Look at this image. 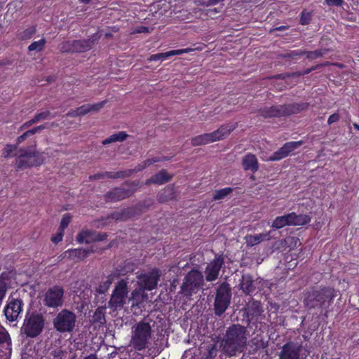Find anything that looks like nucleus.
I'll return each mask as SVG.
<instances>
[{"mask_svg": "<svg viewBox=\"0 0 359 359\" xmlns=\"http://www.w3.org/2000/svg\"><path fill=\"white\" fill-rule=\"evenodd\" d=\"M33 135L31 130H28L26 132H25L22 135L19 136L17 138V144H20L23 141H25L27 137Z\"/></svg>", "mask_w": 359, "mask_h": 359, "instance_id": "nucleus-54", "label": "nucleus"}, {"mask_svg": "<svg viewBox=\"0 0 359 359\" xmlns=\"http://www.w3.org/2000/svg\"><path fill=\"white\" fill-rule=\"evenodd\" d=\"M224 264V258L223 255H217L212 262L205 268V279L208 282H212L217 279L219 271Z\"/></svg>", "mask_w": 359, "mask_h": 359, "instance_id": "nucleus-16", "label": "nucleus"}, {"mask_svg": "<svg viewBox=\"0 0 359 359\" xmlns=\"http://www.w3.org/2000/svg\"><path fill=\"white\" fill-rule=\"evenodd\" d=\"M50 116V112L48 110L37 113L34 115V121L36 123L40 122L41 121L46 120L48 118V117Z\"/></svg>", "mask_w": 359, "mask_h": 359, "instance_id": "nucleus-44", "label": "nucleus"}, {"mask_svg": "<svg viewBox=\"0 0 359 359\" xmlns=\"http://www.w3.org/2000/svg\"><path fill=\"white\" fill-rule=\"evenodd\" d=\"M46 40L44 39H42L38 41H34L29 46L28 50L29 51H41L43 49Z\"/></svg>", "mask_w": 359, "mask_h": 359, "instance_id": "nucleus-42", "label": "nucleus"}, {"mask_svg": "<svg viewBox=\"0 0 359 359\" xmlns=\"http://www.w3.org/2000/svg\"><path fill=\"white\" fill-rule=\"evenodd\" d=\"M44 324L45 319L41 314L34 313L28 314L25 316L20 333L27 337H36L42 332Z\"/></svg>", "mask_w": 359, "mask_h": 359, "instance_id": "nucleus-5", "label": "nucleus"}, {"mask_svg": "<svg viewBox=\"0 0 359 359\" xmlns=\"http://www.w3.org/2000/svg\"><path fill=\"white\" fill-rule=\"evenodd\" d=\"M299 348L293 343L288 342L283 346L279 354V359H299Z\"/></svg>", "mask_w": 359, "mask_h": 359, "instance_id": "nucleus-20", "label": "nucleus"}, {"mask_svg": "<svg viewBox=\"0 0 359 359\" xmlns=\"http://www.w3.org/2000/svg\"><path fill=\"white\" fill-rule=\"evenodd\" d=\"M93 319L95 323H103L104 321L103 312L101 310H97L93 316Z\"/></svg>", "mask_w": 359, "mask_h": 359, "instance_id": "nucleus-47", "label": "nucleus"}, {"mask_svg": "<svg viewBox=\"0 0 359 359\" xmlns=\"http://www.w3.org/2000/svg\"><path fill=\"white\" fill-rule=\"evenodd\" d=\"M305 50L297 49L290 50L287 53H281L280 57L283 59H289V60H297L302 56L304 55Z\"/></svg>", "mask_w": 359, "mask_h": 359, "instance_id": "nucleus-35", "label": "nucleus"}, {"mask_svg": "<svg viewBox=\"0 0 359 359\" xmlns=\"http://www.w3.org/2000/svg\"><path fill=\"white\" fill-rule=\"evenodd\" d=\"M151 333V328L148 323H139L132 337L134 348L137 351L144 350L147 347Z\"/></svg>", "mask_w": 359, "mask_h": 359, "instance_id": "nucleus-9", "label": "nucleus"}, {"mask_svg": "<svg viewBox=\"0 0 359 359\" xmlns=\"http://www.w3.org/2000/svg\"><path fill=\"white\" fill-rule=\"evenodd\" d=\"M60 51L62 53L73 52V41H65L61 44Z\"/></svg>", "mask_w": 359, "mask_h": 359, "instance_id": "nucleus-46", "label": "nucleus"}, {"mask_svg": "<svg viewBox=\"0 0 359 359\" xmlns=\"http://www.w3.org/2000/svg\"><path fill=\"white\" fill-rule=\"evenodd\" d=\"M71 221V217L68 215H65L62 219L59 231H63L64 229L67 227Z\"/></svg>", "mask_w": 359, "mask_h": 359, "instance_id": "nucleus-48", "label": "nucleus"}, {"mask_svg": "<svg viewBox=\"0 0 359 359\" xmlns=\"http://www.w3.org/2000/svg\"><path fill=\"white\" fill-rule=\"evenodd\" d=\"M270 231L262 233L255 235H249L245 237L246 243L248 246H254L263 241H269L270 239Z\"/></svg>", "mask_w": 359, "mask_h": 359, "instance_id": "nucleus-28", "label": "nucleus"}, {"mask_svg": "<svg viewBox=\"0 0 359 359\" xmlns=\"http://www.w3.org/2000/svg\"><path fill=\"white\" fill-rule=\"evenodd\" d=\"M168 160H170V158L166 157V156H164L163 158L154 157L152 158H149V159H147V160L141 162L138 165H137L135 167V168H133V169H128L124 171L116 172L114 173V178L130 177L134 173H137L140 171H142L147 167H148L155 163H158V162L163 161H168Z\"/></svg>", "mask_w": 359, "mask_h": 359, "instance_id": "nucleus-12", "label": "nucleus"}, {"mask_svg": "<svg viewBox=\"0 0 359 359\" xmlns=\"http://www.w3.org/2000/svg\"><path fill=\"white\" fill-rule=\"evenodd\" d=\"M339 120V115L338 113H334L332 114H331L329 118H328V120H327V123L329 125H331L334 123H336Z\"/></svg>", "mask_w": 359, "mask_h": 359, "instance_id": "nucleus-57", "label": "nucleus"}, {"mask_svg": "<svg viewBox=\"0 0 359 359\" xmlns=\"http://www.w3.org/2000/svg\"><path fill=\"white\" fill-rule=\"evenodd\" d=\"M168 160H170V158L166 157V156H164L163 158L154 157L152 158H149V159H147V160L141 162L138 165H137L135 167V168H133V169H128L124 171L116 172L114 173V178L130 177L134 173H137L140 171H142L147 167H148L155 163H158V162L163 161H168Z\"/></svg>", "mask_w": 359, "mask_h": 359, "instance_id": "nucleus-13", "label": "nucleus"}, {"mask_svg": "<svg viewBox=\"0 0 359 359\" xmlns=\"http://www.w3.org/2000/svg\"><path fill=\"white\" fill-rule=\"evenodd\" d=\"M159 279L158 271H153L149 275H144L142 278V282L144 287L147 290H152L157 286Z\"/></svg>", "mask_w": 359, "mask_h": 359, "instance_id": "nucleus-25", "label": "nucleus"}, {"mask_svg": "<svg viewBox=\"0 0 359 359\" xmlns=\"http://www.w3.org/2000/svg\"><path fill=\"white\" fill-rule=\"evenodd\" d=\"M57 126H58L57 123H56L55 122H53L51 123H46V124H43V125H41V126H36V128H37V130H39V133L41 130H43V129H45V128L57 127Z\"/></svg>", "mask_w": 359, "mask_h": 359, "instance_id": "nucleus-58", "label": "nucleus"}, {"mask_svg": "<svg viewBox=\"0 0 359 359\" xmlns=\"http://www.w3.org/2000/svg\"><path fill=\"white\" fill-rule=\"evenodd\" d=\"M247 328L240 324H232L227 327L220 343L222 353L233 357L243 352L247 346Z\"/></svg>", "mask_w": 359, "mask_h": 359, "instance_id": "nucleus-1", "label": "nucleus"}, {"mask_svg": "<svg viewBox=\"0 0 359 359\" xmlns=\"http://www.w3.org/2000/svg\"><path fill=\"white\" fill-rule=\"evenodd\" d=\"M175 197V191L172 187H167L160 191L157 195V199L159 203H165L172 200Z\"/></svg>", "mask_w": 359, "mask_h": 359, "instance_id": "nucleus-31", "label": "nucleus"}, {"mask_svg": "<svg viewBox=\"0 0 359 359\" xmlns=\"http://www.w3.org/2000/svg\"><path fill=\"white\" fill-rule=\"evenodd\" d=\"M286 226H290V213L277 217L273 221L271 225L273 228L276 229H280Z\"/></svg>", "mask_w": 359, "mask_h": 359, "instance_id": "nucleus-33", "label": "nucleus"}, {"mask_svg": "<svg viewBox=\"0 0 359 359\" xmlns=\"http://www.w3.org/2000/svg\"><path fill=\"white\" fill-rule=\"evenodd\" d=\"M208 137L210 139V143L216 141L222 140L221 137L219 136L217 130L212 133H208Z\"/></svg>", "mask_w": 359, "mask_h": 359, "instance_id": "nucleus-55", "label": "nucleus"}, {"mask_svg": "<svg viewBox=\"0 0 359 359\" xmlns=\"http://www.w3.org/2000/svg\"><path fill=\"white\" fill-rule=\"evenodd\" d=\"M23 302L21 299L9 298L4 312L6 319L15 321L22 311Z\"/></svg>", "mask_w": 359, "mask_h": 359, "instance_id": "nucleus-14", "label": "nucleus"}, {"mask_svg": "<svg viewBox=\"0 0 359 359\" xmlns=\"http://www.w3.org/2000/svg\"><path fill=\"white\" fill-rule=\"evenodd\" d=\"M107 236L108 234H107L106 233L97 232V236L95 239L96 241H104V239H106Z\"/></svg>", "mask_w": 359, "mask_h": 359, "instance_id": "nucleus-61", "label": "nucleus"}, {"mask_svg": "<svg viewBox=\"0 0 359 359\" xmlns=\"http://www.w3.org/2000/svg\"><path fill=\"white\" fill-rule=\"evenodd\" d=\"M128 292L127 282L124 280L118 281L114 288V308L122 307L126 304Z\"/></svg>", "mask_w": 359, "mask_h": 359, "instance_id": "nucleus-17", "label": "nucleus"}, {"mask_svg": "<svg viewBox=\"0 0 359 359\" xmlns=\"http://www.w3.org/2000/svg\"><path fill=\"white\" fill-rule=\"evenodd\" d=\"M263 312L259 302H253L248 308V316H258Z\"/></svg>", "mask_w": 359, "mask_h": 359, "instance_id": "nucleus-37", "label": "nucleus"}, {"mask_svg": "<svg viewBox=\"0 0 359 359\" xmlns=\"http://www.w3.org/2000/svg\"><path fill=\"white\" fill-rule=\"evenodd\" d=\"M337 291L332 287H311L304 292V304L308 309H327L333 303Z\"/></svg>", "mask_w": 359, "mask_h": 359, "instance_id": "nucleus-2", "label": "nucleus"}, {"mask_svg": "<svg viewBox=\"0 0 359 359\" xmlns=\"http://www.w3.org/2000/svg\"><path fill=\"white\" fill-rule=\"evenodd\" d=\"M332 65L334 66V67H338L339 69H344L345 67V65L344 64L339 63V62H332Z\"/></svg>", "mask_w": 359, "mask_h": 359, "instance_id": "nucleus-64", "label": "nucleus"}, {"mask_svg": "<svg viewBox=\"0 0 359 359\" xmlns=\"http://www.w3.org/2000/svg\"><path fill=\"white\" fill-rule=\"evenodd\" d=\"M330 50L329 48H320L318 50H312V51H306L305 50V54L306 58L313 60L319 57H323L324 55L327 53Z\"/></svg>", "mask_w": 359, "mask_h": 359, "instance_id": "nucleus-34", "label": "nucleus"}, {"mask_svg": "<svg viewBox=\"0 0 359 359\" xmlns=\"http://www.w3.org/2000/svg\"><path fill=\"white\" fill-rule=\"evenodd\" d=\"M208 355L212 358H215L217 355V350L216 348V346L215 344H212L208 350Z\"/></svg>", "mask_w": 359, "mask_h": 359, "instance_id": "nucleus-56", "label": "nucleus"}, {"mask_svg": "<svg viewBox=\"0 0 359 359\" xmlns=\"http://www.w3.org/2000/svg\"><path fill=\"white\" fill-rule=\"evenodd\" d=\"M231 299V289L226 282L222 283L217 287L214 302L215 314L221 316L229 307Z\"/></svg>", "mask_w": 359, "mask_h": 359, "instance_id": "nucleus-7", "label": "nucleus"}, {"mask_svg": "<svg viewBox=\"0 0 359 359\" xmlns=\"http://www.w3.org/2000/svg\"><path fill=\"white\" fill-rule=\"evenodd\" d=\"M344 0H325V3L330 6H342Z\"/></svg>", "mask_w": 359, "mask_h": 359, "instance_id": "nucleus-53", "label": "nucleus"}, {"mask_svg": "<svg viewBox=\"0 0 359 359\" xmlns=\"http://www.w3.org/2000/svg\"><path fill=\"white\" fill-rule=\"evenodd\" d=\"M173 177L172 175L168 172L165 169L161 170L158 172L152 175L150 178L145 181V185L149 186L151 184H163L170 182Z\"/></svg>", "mask_w": 359, "mask_h": 359, "instance_id": "nucleus-23", "label": "nucleus"}, {"mask_svg": "<svg viewBox=\"0 0 359 359\" xmlns=\"http://www.w3.org/2000/svg\"><path fill=\"white\" fill-rule=\"evenodd\" d=\"M36 123L35 121H34V118H32L31 120L25 122V123H23L20 127V130H26L27 128H28L29 127H30L32 125Z\"/></svg>", "mask_w": 359, "mask_h": 359, "instance_id": "nucleus-59", "label": "nucleus"}, {"mask_svg": "<svg viewBox=\"0 0 359 359\" xmlns=\"http://www.w3.org/2000/svg\"><path fill=\"white\" fill-rule=\"evenodd\" d=\"M290 226H303L311 222V217L308 215H297L292 212L290 213Z\"/></svg>", "mask_w": 359, "mask_h": 359, "instance_id": "nucleus-27", "label": "nucleus"}, {"mask_svg": "<svg viewBox=\"0 0 359 359\" xmlns=\"http://www.w3.org/2000/svg\"><path fill=\"white\" fill-rule=\"evenodd\" d=\"M304 144L302 140L299 141H291L285 143L280 148L273 152L269 157V161H277L285 158L290 154Z\"/></svg>", "mask_w": 359, "mask_h": 359, "instance_id": "nucleus-15", "label": "nucleus"}, {"mask_svg": "<svg viewBox=\"0 0 359 359\" xmlns=\"http://www.w3.org/2000/svg\"><path fill=\"white\" fill-rule=\"evenodd\" d=\"M97 236V231H92L88 230H83L78 234L76 241L80 243H90L93 241H96L95 238Z\"/></svg>", "mask_w": 359, "mask_h": 359, "instance_id": "nucleus-30", "label": "nucleus"}, {"mask_svg": "<svg viewBox=\"0 0 359 359\" xmlns=\"http://www.w3.org/2000/svg\"><path fill=\"white\" fill-rule=\"evenodd\" d=\"M242 165L245 170L255 172L259 170V163L255 154L248 153L242 160Z\"/></svg>", "mask_w": 359, "mask_h": 359, "instance_id": "nucleus-24", "label": "nucleus"}, {"mask_svg": "<svg viewBox=\"0 0 359 359\" xmlns=\"http://www.w3.org/2000/svg\"><path fill=\"white\" fill-rule=\"evenodd\" d=\"M76 314L68 309H64L53 318V325L59 332H72L76 326Z\"/></svg>", "mask_w": 359, "mask_h": 359, "instance_id": "nucleus-8", "label": "nucleus"}, {"mask_svg": "<svg viewBox=\"0 0 359 359\" xmlns=\"http://www.w3.org/2000/svg\"><path fill=\"white\" fill-rule=\"evenodd\" d=\"M111 283V280H108L106 282L101 284L99 286V287L97 289V292H99L100 294L105 293L109 290Z\"/></svg>", "mask_w": 359, "mask_h": 359, "instance_id": "nucleus-50", "label": "nucleus"}, {"mask_svg": "<svg viewBox=\"0 0 359 359\" xmlns=\"http://www.w3.org/2000/svg\"><path fill=\"white\" fill-rule=\"evenodd\" d=\"M15 155L17 156L15 167L20 170L38 166L43 162L42 154L37 152L33 146L21 148L18 153H15Z\"/></svg>", "mask_w": 359, "mask_h": 359, "instance_id": "nucleus-4", "label": "nucleus"}, {"mask_svg": "<svg viewBox=\"0 0 359 359\" xmlns=\"http://www.w3.org/2000/svg\"><path fill=\"white\" fill-rule=\"evenodd\" d=\"M233 189L231 187H225L221 189L215 190L213 194V200L218 201L226 198L228 195L231 194Z\"/></svg>", "mask_w": 359, "mask_h": 359, "instance_id": "nucleus-36", "label": "nucleus"}, {"mask_svg": "<svg viewBox=\"0 0 359 359\" xmlns=\"http://www.w3.org/2000/svg\"><path fill=\"white\" fill-rule=\"evenodd\" d=\"M8 279V273L4 272L0 276V304L4 299L7 291V283L5 281Z\"/></svg>", "mask_w": 359, "mask_h": 359, "instance_id": "nucleus-39", "label": "nucleus"}, {"mask_svg": "<svg viewBox=\"0 0 359 359\" xmlns=\"http://www.w3.org/2000/svg\"><path fill=\"white\" fill-rule=\"evenodd\" d=\"M128 136V135L124 131H121L117 133H114V142H122V141L125 140Z\"/></svg>", "mask_w": 359, "mask_h": 359, "instance_id": "nucleus-49", "label": "nucleus"}, {"mask_svg": "<svg viewBox=\"0 0 359 359\" xmlns=\"http://www.w3.org/2000/svg\"><path fill=\"white\" fill-rule=\"evenodd\" d=\"M93 248L90 249H71L65 251L61 255L59 258L68 257L70 259H73L76 262L83 259L88 256L89 254L94 252Z\"/></svg>", "mask_w": 359, "mask_h": 359, "instance_id": "nucleus-22", "label": "nucleus"}, {"mask_svg": "<svg viewBox=\"0 0 359 359\" xmlns=\"http://www.w3.org/2000/svg\"><path fill=\"white\" fill-rule=\"evenodd\" d=\"M257 281L253 279L250 274H244L241 277L240 283V289L246 295H252L256 292Z\"/></svg>", "mask_w": 359, "mask_h": 359, "instance_id": "nucleus-19", "label": "nucleus"}, {"mask_svg": "<svg viewBox=\"0 0 359 359\" xmlns=\"http://www.w3.org/2000/svg\"><path fill=\"white\" fill-rule=\"evenodd\" d=\"M153 204L154 200L149 198L144 201L142 203H140L135 206L123 209L120 212L114 211V219L116 220H127L129 219H132L136 215L141 214L144 209L148 208Z\"/></svg>", "mask_w": 359, "mask_h": 359, "instance_id": "nucleus-10", "label": "nucleus"}, {"mask_svg": "<svg viewBox=\"0 0 359 359\" xmlns=\"http://www.w3.org/2000/svg\"><path fill=\"white\" fill-rule=\"evenodd\" d=\"M193 50V48H187L183 49L172 50L165 53H157L152 55L150 57V60H158L160 59L164 60L171 56L182 55L183 53H189Z\"/></svg>", "mask_w": 359, "mask_h": 359, "instance_id": "nucleus-26", "label": "nucleus"}, {"mask_svg": "<svg viewBox=\"0 0 359 359\" xmlns=\"http://www.w3.org/2000/svg\"><path fill=\"white\" fill-rule=\"evenodd\" d=\"M36 29L34 27H29L22 32L18 33V38L21 41L28 40L35 34Z\"/></svg>", "mask_w": 359, "mask_h": 359, "instance_id": "nucleus-40", "label": "nucleus"}, {"mask_svg": "<svg viewBox=\"0 0 359 359\" xmlns=\"http://www.w3.org/2000/svg\"><path fill=\"white\" fill-rule=\"evenodd\" d=\"M138 189V183L130 182L114 188V201H121L131 196Z\"/></svg>", "mask_w": 359, "mask_h": 359, "instance_id": "nucleus-18", "label": "nucleus"}, {"mask_svg": "<svg viewBox=\"0 0 359 359\" xmlns=\"http://www.w3.org/2000/svg\"><path fill=\"white\" fill-rule=\"evenodd\" d=\"M65 290L60 286H53L49 288L43 294V302L49 308L62 307L64 303Z\"/></svg>", "mask_w": 359, "mask_h": 359, "instance_id": "nucleus-11", "label": "nucleus"}, {"mask_svg": "<svg viewBox=\"0 0 359 359\" xmlns=\"http://www.w3.org/2000/svg\"><path fill=\"white\" fill-rule=\"evenodd\" d=\"M311 72V69L310 68H307L306 69H304V71L302 72H296L294 73L297 76H304V75H306V74H310Z\"/></svg>", "mask_w": 359, "mask_h": 359, "instance_id": "nucleus-63", "label": "nucleus"}, {"mask_svg": "<svg viewBox=\"0 0 359 359\" xmlns=\"http://www.w3.org/2000/svg\"><path fill=\"white\" fill-rule=\"evenodd\" d=\"M203 285V276L201 272L197 269H191L184 278L181 292L184 296L190 297L194 294H196Z\"/></svg>", "mask_w": 359, "mask_h": 359, "instance_id": "nucleus-6", "label": "nucleus"}, {"mask_svg": "<svg viewBox=\"0 0 359 359\" xmlns=\"http://www.w3.org/2000/svg\"><path fill=\"white\" fill-rule=\"evenodd\" d=\"M149 27L143 26V25L137 26L136 27H135L133 29V32H132L133 34H142V33H149Z\"/></svg>", "mask_w": 359, "mask_h": 359, "instance_id": "nucleus-52", "label": "nucleus"}, {"mask_svg": "<svg viewBox=\"0 0 359 359\" xmlns=\"http://www.w3.org/2000/svg\"><path fill=\"white\" fill-rule=\"evenodd\" d=\"M311 21V13L306 11H303L301 13L299 23L302 25H308Z\"/></svg>", "mask_w": 359, "mask_h": 359, "instance_id": "nucleus-43", "label": "nucleus"}, {"mask_svg": "<svg viewBox=\"0 0 359 359\" xmlns=\"http://www.w3.org/2000/svg\"><path fill=\"white\" fill-rule=\"evenodd\" d=\"M67 116H70V117H76V116H80L79 114V111H77V108L76 109H73V110H71L69 111L67 114H66Z\"/></svg>", "mask_w": 359, "mask_h": 359, "instance_id": "nucleus-62", "label": "nucleus"}, {"mask_svg": "<svg viewBox=\"0 0 359 359\" xmlns=\"http://www.w3.org/2000/svg\"><path fill=\"white\" fill-rule=\"evenodd\" d=\"M16 149H17V146L8 144L4 148L2 155L6 158L10 157L12 156H15V154H13V152L15 151Z\"/></svg>", "mask_w": 359, "mask_h": 359, "instance_id": "nucleus-45", "label": "nucleus"}, {"mask_svg": "<svg viewBox=\"0 0 359 359\" xmlns=\"http://www.w3.org/2000/svg\"><path fill=\"white\" fill-rule=\"evenodd\" d=\"M97 39V35H93L88 39L74 40L73 52L82 53L90 50Z\"/></svg>", "mask_w": 359, "mask_h": 359, "instance_id": "nucleus-21", "label": "nucleus"}, {"mask_svg": "<svg viewBox=\"0 0 359 359\" xmlns=\"http://www.w3.org/2000/svg\"><path fill=\"white\" fill-rule=\"evenodd\" d=\"M104 105V102H99L94 104H83L80 107L77 108V111L81 116H84L88 113H95L97 112Z\"/></svg>", "mask_w": 359, "mask_h": 359, "instance_id": "nucleus-29", "label": "nucleus"}, {"mask_svg": "<svg viewBox=\"0 0 359 359\" xmlns=\"http://www.w3.org/2000/svg\"><path fill=\"white\" fill-rule=\"evenodd\" d=\"M309 106V104L307 102H294L264 107L258 110V116L264 118L288 116L307 109Z\"/></svg>", "mask_w": 359, "mask_h": 359, "instance_id": "nucleus-3", "label": "nucleus"}, {"mask_svg": "<svg viewBox=\"0 0 359 359\" xmlns=\"http://www.w3.org/2000/svg\"><path fill=\"white\" fill-rule=\"evenodd\" d=\"M238 126L237 123H227L221 126L217 130V133L222 140H224L229 135V134L234 130Z\"/></svg>", "mask_w": 359, "mask_h": 359, "instance_id": "nucleus-32", "label": "nucleus"}, {"mask_svg": "<svg viewBox=\"0 0 359 359\" xmlns=\"http://www.w3.org/2000/svg\"><path fill=\"white\" fill-rule=\"evenodd\" d=\"M50 355L53 358H60L62 359L64 356V351L60 348H57L50 352Z\"/></svg>", "mask_w": 359, "mask_h": 359, "instance_id": "nucleus-51", "label": "nucleus"}, {"mask_svg": "<svg viewBox=\"0 0 359 359\" xmlns=\"http://www.w3.org/2000/svg\"><path fill=\"white\" fill-rule=\"evenodd\" d=\"M62 236L63 231H60V232L56 236L52 237L51 241L55 243H57L58 242L62 241Z\"/></svg>", "mask_w": 359, "mask_h": 359, "instance_id": "nucleus-60", "label": "nucleus"}, {"mask_svg": "<svg viewBox=\"0 0 359 359\" xmlns=\"http://www.w3.org/2000/svg\"><path fill=\"white\" fill-rule=\"evenodd\" d=\"M6 344L11 345V339L8 332L3 327H0V346Z\"/></svg>", "mask_w": 359, "mask_h": 359, "instance_id": "nucleus-41", "label": "nucleus"}, {"mask_svg": "<svg viewBox=\"0 0 359 359\" xmlns=\"http://www.w3.org/2000/svg\"><path fill=\"white\" fill-rule=\"evenodd\" d=\"M210 143L208 133L197 135L191 139L193 146H200Z\"/></svg>", "mask_w": 359, "mask_h": 359, "instance_id": "nucleus-38", "label": "nucleus"}]
</instances>
